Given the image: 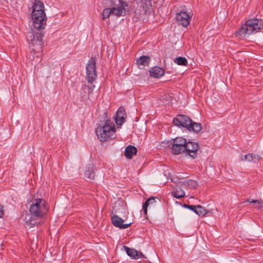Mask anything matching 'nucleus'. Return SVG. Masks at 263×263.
Instances as JSON below:
<instances>
[{
  "label": "nucleus",
  "instance_id": "1",
  "mask_svg": "<svg viewBox=\"0 0 263 263\" xmlns=\"http://www.w3.org/2000/svg\"><path fill=\"white\" fill-rule=\"evenodd\" d=\"M30 215L25 218V223L29 228L40 224L42 219L48 212V206L46 201L41 198L33 200L29 209Z\"/></svg>",
  "mask_w": 263,
  "mask_h": 263
},
{
  "label": "nucleus",
  "instance_id": "2",
  "mask_svg": "<svg viewBox=\"0 0 263 263\" xmlns=\"http://www.w3.org/2000/svg\"><path fill=\"white\" fill-rule=\"evenodd\" d=\"M31 17L33 26L36 29H44L47 17L45 12L44 5L40 1L36 0L33 6Z\"/></svg>",
  "mask_w": 263,
  "mask_h": 263
},
{
  "label": "nucleus",
  "instance_id": "3",
  "mask_svg": "<svg viewBox=\"0 0 263 263\" xmlns=\"http://www.w3.org/2000/svg\"><path fill=\"white\" fill-rule=\"evenodd\" d=\"M263 29V19L253 18L248 20L237 30L235 35L241 39L249 36L253 32Z\"/></svg>",
  "mask_w": 263,
  "mask_h": 263
},
{
  "label": "nucleus",
  "instance_id": "4",
  "mask_svg": "<svg viewBox=\"0 0 263 263\" xmlns=\"http://www.w3.org/2000/svg\"><path fill=\"white\" fill-rule=\"evenodd\" d=\"M96 134L101 142H105L116 138V128L113 122L106 120L103 126L96 129Z\"/></svg>",
  "mask_w": 263,
  "mask_h": 263
},
{
  "label": "nucleus",
  "instance_id": "5",
  "mask_svg": "<svg viewBox=\"0 0 263 263\" xmlns=\"http://www.w3.org/2000/svg\"><path fill=\"white\" fill-rule=\"evenodd\" d=\"M173 124L177 126L186 128L189 131L199 133L202 129L201 124L192 121L187 116L178 115L173 121Z\"/></svg>",
  "mask_w": 263,
  "mask_h": 263
},
{
  "label": "nucleus",
  "instance_id": "6",
  "mask_svg": "<svg viewBox=\"0 0 263 263\" xmlns=\"http://www.w3.org/2000/svg\"><path fill=\"white\" fill-rule=\"evenodd\" d=\"M37 31L31 30L27 36V40L29 43L30 46L32 47V50H40L42 48L43 45V36L44 33L42 32L43 29H36Z\"/></svg>",
  "mask_w": 263,
  "mask_h": 263
},
{
  "label": "nucleus",
  "instance_id": "7",
  "mask_svg": "<svg viewBox=\"0 0 263 263\" xmlns=\"http://www.w3.org/2000/svg\"><path fill=\"white\" fill-rule=\"evenodd\" d=\"M186 140L182 137H176L173 140L171 152L174 155L185 154Z\"/></svg>",
  "mask_w": 263,
  "mask_h": 263
},
{
  "label": "nucleus",
  "instance_id": "8",
  "mask_svg": "<svg viewBox=\"0 0 263 263\" xmlns=\"http://www.w3.org/2000/svg\"><path fill=\"white\" fill-rule=\"evenodd\" d=\"M96 60L91 58L86 66V78L87 82L92 84L97 78Z\"/></svg>",
  "mask_w": 263,
  "mask_h": 263
},
{
  "label": "nucleus",
  "instance_id": "9",
  "mask_svg": "<svg viewBox=\"0 0 263 263\" xmlns=\"http://www.w3.org/2000/svg\"><path fill=\"white\" fill-rule=\"evenodd\" d=\"M118 4H115L114 7L111 8L112 15L118 17L125 15L126 14V7L127 6V4L121 0H118Z\"/></svg>",
  "mask_w": 263,
  "mask_h": 263
},
{
  "label": "nucleus",
  "instance_id": "10",
  "mask_svg": "<svg viewBox=\"0 0 263 263\" xmlns=\"http://www.w3.org/2000/svg\"><path fill=\"white\" fill-rule=\"evenodd\" d=\"M199 148V146L197 142L191 141H186L185 155L189 156L192 158H195L197 156Z\"/></svg>",
  "mask_w": 263,
  "mask_h": 263
},
{
  "label": "nucleus",
  "instance_id": "11",
  "mask_svg": "<svg viewBox=\"0 0 263 263\" xmlns=\"http://www.w3.org/2000/svg\"><path fill=\"white\" fill-rule=\"evenodd\" d=\"M191 20V16L184 11H180L176 15V20L177 23L185 27L189 25Z\"/></svg>",
  "mask_w": 263,
  "mask_h": 263
},
{
  "label": "nucleus",
  "instance_id": "12",
  "mask_svg": "<svg viewBox=\"0 0 263 263\" xmlns=\"http://www.w3.org/2000/svg\"><path fill=\"white\" fill-rule=\"evenodd\" d=\"M111 221L115 227L121 229L128 228L131 225V223L123 224L124 220L117 215H114L111 217Z\"/></svg>",
  "mask_w": 263,
  "mask_h": 263
},
{
  "label": "nucleus",
  "instance_id": "13",
  "mask_svg": "<svg viewBox=\"0 0 263 263\" xmlns=\"http://www.w3.org/2000/svg\"><path fill=\"white\" fill-rule=\"evenodd\" d=\"M126 117L125 110L122 107H120L116 112L115 120L117 125H121L125 122Z\"/></svg>",
  "mask_w": 263,
  "mask_h": 263
},
{
  "label": "nucleus",
  "instance_id": "14",
  "mask_svg": "<svg viewBox=\"0 0 263 263\" xmlns=\"http://www.w3.org/2000/svg\"><path fill=\"white\" fill-rule=\"evenodd\" d=\"M95 165L93 164H89L86 168L84 177L90 181L94 180L95 173L94 172Z\"/></svg>",
  "mask_w": 263,
  "mask_h": 263
},
{
  "label": "nucleus",
  "instance_id": "15",
  "mask_svg": "<svg viewBox=\"0 0 263 263\" xmlns=\"http://www.w3.org/2000/svg\"><path fill=\"white\" fill-rule=\"evenodd\" d=\"M149 73L152 77L160 78L164 75V70L159 67L156 66L149 70Z\"/></svg>",
  "mask_w": 263,
  "mask_h": 263
},
{
  "label": "nucleus",
  "instance_id": "16",
  "mask_svg": "<svg viewBox=\"0 0 263 263\" xmlns=\"http://www.w3.org/2000/svg\"><path fill=\"white\" fill-rule=\"evenodd\" d=\"M127 254L133 259H137L142 255L141 253H138V251L134 249H130L126 246H123Z\"/></svg>",
  "mask_w": 263,
  "mask_h": 263
},
{
  "label": "nucleus",
  "instance_id": "17",
  "mask_svg": "<svg viewBox=\"0 0 263 263\" xmlns=\"http://www.w3.org/2000/svg\"><path fill=\"white\" fill-rule=\"evenodd\" d=\"M137 148L132 145L127 146L125 149L124 155L128 159H131L137 153Z\"/></svg>",
  "mask_w": 263,
  "mask_h": 263
},
{
  "label": "nucleus",
  "instance_id": "18",
  "mask_svg": "<svg viewBox=\"0 0 263 263\" xmlns=\"http://www.w3.org/2000/svg\"><path fill=\"white\" fill-rule=\"evenodd\" d=\"M179 183L183 187H187L190 189H195L198 185L197 181L191 179L185 180L180 182Z\"/></svg>",
  "mask_w": 263,
  "mask_h": 263
},
{
  "label": "nucleus",
  "instance_id": "19",
  "mask_svg": "<svg viewBox=\"0 0 263 263\" xmlns=\"http://www.w3.org/2000/svg\"><path fill=\"white\" fill-rule=\"evenodd\" d=\"M260 157L259 155L252 154H248L241 158L242 161H247L251 162L253 161L254 162H258Z\"/></svg>",
  "mask_w": 263,
  "mask_h": 263
},
{
  "label": "nucleus",
  "instance_id": "20",
  "mask_svg": "<svg viewBox=\"0 0 263 263\" xmlns=\"http://www.w3.org/2000/svg\"><path fill=\"white\" fill-rule=\"evenodd\" d=\"M137 64L140 69H143L148 65V57L146 55L140 57L137 60Z\"/></svg>",
  "mask_w": 263,
  "mask_h": 263
},
{
  "label": "nucleus",
  "instance_id": "21",
  "mask_svg": "<svg viewBox=\"0 0 263 263\" xmlns=\"http://www.w3.org/2000/svg\"><path fill=\"white\" fill-rule=\"evenodd\" d=\"M172 196L176 198H181L185 196L184 191L178 185H176L175 190L171 193Z\"/></svg>",
  "mask_w": 263,
  "mask_h": 263
},
{
  "label": "nucleus",
  "instance_id": "22",
  "mask_svg": "<svg viewBox=\"0 0 263 263\" xmlns=\"http://www.w3.org/2000/svg\"><path fill=\"white\" fill-rule=\"evenodd\" d=\"M246 201L250 203H254V208L258 210L263 208V200L262 199L254 200L248 198Z\"/></svg>",
  "mask_w": 263,
  "mask_h": 263
},
{
  "label": "nucleus",
  "instance_id": "23",
  "mask_svg": "<svg viewBox=\"0 0 263 263\" xmlns=\"http://www.w3.org/2000/svg\"><path fill=\"white\" fill-rule=\"evenodd\" d=\"M95 86L94 85H91L89 86L86 85V84H83L82 86V90L85 93H88V97H89L90 93L92 92L93 89L95 88Z\"/></svg>",
  "mask_w": 263,
  "mask_h": 263
},
{
  "label": "nucleus",
  "instance_id": "24",
  "mask_svg": "<svg viewBox=\"0 0 263 263\" xmlns=\"http://www.w3.org/2000/svg\"><path fill=\"white\" fill-rule=\"evenodd\" d=\"M208 213V211L203 208L201 205H197L195 213L199 216H203L205 215Z\"/></svg>",
  "mask_w": 263,
  "mask_h": 263
},
{
  "label": "nucleus",
  "instance_id": "25",
  "mask_svg": "<svg viewBox=\"0 0 263 263\" xmlns=\"http://www.w3.org/2000/svg\"><path fill=\"white\" fill-rule=\"evenodd\" d=\"M174 61L179 65L186 66L187 64V60L184 57L176 58Z\"/></svg>",
  "mask_w": 263,
  "mask_h": 263
},
{
  "label": "nucleus",
  "instance_id": "26",
  "mask_svg": "<svg viewBox=\"0 0 263 263\" xmlns=\"http://www.w3.org/2000/svg\"><path fill=\"white\" fill-rule=\"evenodd\" d=\"M110 14H112V11L111 8L104 9L102 12V19L105 20L109 17Z\"/></svg>",
  "mask_w": 263,
  "mask_h": 263
},
{
  "label": "nucleus",
  "instance_id": "27",
  "mask_svg": "<svg viewBox=\"0 0 263 263\" xmlns=\"http://www.w3.org/2000/svg\"><path fill=\"white\" fill-rule=\"evenodd\" d=\"M183 206L185 208H187L188 209H190V210L193 211L195 213V211H196L197 205H188L184 204L183 205Z\"/></svg>",
  "mask_w": 263,
  "mask_h": 263
},
{
  "label": "nucleus",
  "instance_id": "28",
  "mask_svg": "<svg viewBox=\"0 0 263 263\" xmlns=\"http://www.w3.org/2000/svg\"><path fill=\"white\" fill-rule=\"evenodd\" d=\"M147 206H148V199H147L145 200V202L143 203V207H142V210L143 211L144 215L145 216L147 215Z\"/></svg>",
  "mask_w": 263,
  "mask_h": 263
},
{
  "label": "nucleus",
  "instance_id": "29",
  "mask_svg": "<svg viewBox=\"0 0 263 263\" xmlns=\"http://www.w3.org/2000/svg\"><path fill=\"white\" fill-rule=\"evenodd\" d=\"M147 0H141L142 6L145 13L146 12L148 8V6L147 5Z\"/></svg>",
  "mask_w": 263,
  "mask_h": 263
},
{
  "label": "nucleus",
  "instance_id": "30",
  "mask_svg": "<svg viewBox=\"0 0 263 263\" xmlns=\"http://www.w3.org/2000/svg\"><path fill=\"white\" fill-rule=\"evenodd\" d=\"M156 202H157L154 197H149V205L150 204L153 205L154 203H156Z\"/></svg>",
  "mask_w": 263,
  "mask_h": 263
},
{
  "label": "nucleus",
  "instance_id": "31",
  "mask_svg": "<svg viewBox=\"0 0 263 263\" xmlns=\"http://www.w3.org/2000/svg\"><path fill=\"white\" fill-rule=\"evenodd\" d=\"M4 214V206L0 204V218H2Z\"/></svg>",
  "mask_w": 263,
  "mask_h": 263
}]
</instances>
